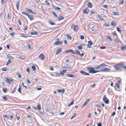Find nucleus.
<instances>
[{"instance_id": "obj_1", "label": "nucleus", "mask_w": 126, "mask_h": 126, "mask_svg": "<svg viewBox=\"0 0 126 126\" xmlns=\"http://www.w3.org/2000/svg\"><path fill=\"white\" fill-rule=\"evenodd\" d=\"M123 64L121 63L116 64L114 65L113 67L116 71L120 70L123 68Z\"/></svg>"}, {"instance_id": "obj_2", "label": "nucleus", "mask_w": 126, "mask_h": 126, "mask_svg": "<svg viewBox=\"0 0 126 126\" xmlns=\"http://www.w3.org/2000/svg\"><path fill=\"white\" fill-rule=\"evenodd\" d=\"M110 69L107 67H104L101 68L100 70V71L102 72H111Z\"/></svg>"}, {"instance_id": "obj_3", "label": "nucleus", "mask_w": 126, "mask_h": 126, "mask_svg": "<svg viewBox=\"0 0 126 126\" xmlns=\"http://www.w3.org/2000/svg\"><path fill=\"white\" fill-rule=\"evenodd\" d=\"M88 70L89 71V73H94L95 68L93 67H88Z\"/></svg>"}, {"instance_id": "obj_4", "label": "nucleus", "mask_w": 126, "mask_h": 126, "mask_svg": "<svg viewBox=\"0 0 126 126\" xmlns=\"http://www.w3.org/2000/svg\"><path fill=\"white\" fill-rule=\"evenodd\" d=\"M103 100L106 104H108L109 103V100L106 97L105 95H104V97L103 98Z\"/></svg>"}, {"instance_id": "obj_5", "label": "nucleus", "mask_w": 126, "mask_h": 126, "mask_svg": "<svg viewBox=\"0 0 126 126\" xmlns=\"http://www.w3.org/2000/svg\"><path fill=\"white\" fill-rule=\"evenodd\" d=\"M71 52L72 54H75V53L74 51L72 49H70L69 50H67L65 51V53H67Z\"/></svg>"}, {"instance_id": "obj_6", "label": "nucleus", "mask_w": 126, "mask_h": 126, "mask_svg": "<svg viewBox=\"0 0 126 126\" xmlns=\"http://www.w3.org/2000/svg\"><path fill=\"white\" fill-rule=\"evenodd\" d=\"M89 10L88 7H87L83 11V13L85 14H87L89 13Z\"/></svg>"}, {"instance_id": "obj_7", "label": "nucleus", "mask_w": 126, "mask_h": 126, "mask_svg": "<svg viewBox=\"0 0 126 126\" xmlns=\"http://www.w3.org/2000/svg\"><path fill=\"white\" fill-rule=\"evenodd\" d=\"M6 81L8 83L10 84L11 82L13 81V80L12 79H9L8 78H6L5 79Z\"/></svg>"}, {"instance_id": "obj_8", "label": "nucleus", "mask_w": 126, "mask_h": 126, "mask_svg": "<svg viewBox=\"0 0 126 126\" xmlns=\"http://www.w3.org/2000/svg\"><path fill=\"white\" fill-rule=\"evenodd\" d=\"M66 76L68 77L72 78H77V77L76 75L72 74H68Z\"/></svg>"}, {"instance_id": "obj_9", "label": "nucleus", "mask_w": 126, "mask_h": 126, "mask_svg": "<svg viewBox=\"0 0 126 126\" xmlns=\"http://www.w3.org/2000/svg\"><path fill=\"white\" fill-rule=\"evenodd\" d=\"M93 45V43L92 42L90 41H88V42L87 44V47L88 48H91V46Z\"/></svg>"}, {"instance_id": "obj_10", "label": "nucleus", "mask_w": 126, "mask_h": 126, "mask_svg": "<svg viewBox=\"0 0 126 126\" xmlns=\"http://www.w3.org/2000/svg\"><path fill=\"white\" fill-rule=\"evenodd\" d=\"M26 10L29 13H31L34 15H36V13L34 12L31 9H27Z\"/></svg>"}, {"instance_id": "obj_11", "label": "nucleus", "mask_w": 126, "mask_h": 126, "mask_svg": "<svg viewBox=\"0 0 126 126\" xmlns=\"http://www.w3.org/2000/svg\"><path fill=\"white\" fill-rule=\"evenodd\" d=\"M63 44V43L61 41H57L54 43V44L57 45L62 44Z\"/></svg>"}, {"instance_id": "obj_12", "label": "nucleus", "mask_w": 126, "mask_h": 126, "mask_svg": "<svg viewBox=\"0 0 126 126\" xmlns=\"http://www.w3.org/2000/svg\"><path fill=\"white\" fill-rule=\"evenodd\" d=\"M62 51V49L61 48H59L56 52V54L57 55L58 54Z\"/></svg>"}, {"instance_id": "obj_13", "label": "nucleus", "mask_w": 126, "mask_h": 126, "mask_svg": "<svg viewBox=\"0 0 126 126\" xmlns=\"http://www.w3.org/2000/svg\"><path fill=\"white\" fill-rule=\"evenodd\" d=\"M39 57L40 58L41 60H43L44 59L45 56L42 54H41L39 56Z\"/></svg>"}, {"instance_id": "obj_14", "label": "nucleus", "mask_w": 126, "mask_h": 126, "mask_svg": "<svg viewBox=\"0 0 126 126\" xmlns=\"http://www.w3.org/2000/svg\"><path fill=\"white\" fill-rule=\"evenodd\" d=\"M76 53L78 54L81 57H82L84 55V53H82L81 54L79 51V50H77L76 52Z\"/></svg>"}, {"instance_id": "obj_15", "label": "nucleus", "mask_w": 126, "mask_h": 126, "mask_svg": "<svg viewBox=\"0 0 126 126\" xmlns=\"http://www.w3.org/2000/svg\"><path fill=\"white\" fill-rule=\"evenodd\" d=\"M66 71L67 70L66 69L61 70L60 71V74L62 75H64V74L66 72Z\"/></svg>"}, {"instance_id": "obj_16", "label": "nucleus", "mask_w": 126, "mask_h": 126, "mask_svg": "<svg viewBox=\"0 0 126 126\" xmlns=\"http://www.w3.org/2000/svg\"><path fill=\"white\" fill-rule=\"evenodd\" d=\"M80 73L84 75H90V74L88 73H87L86 72L83 71H80Z\"/></svg>"}, {"instance_id": "obj_17", "label": "nucleus", "mask_w": 126, "mask_h": 126, "mask_svg": "<svg viewBox=\"0 0 126 126\" xmlns=\"http://www.w3.org/2000/svg\"><path fill=\"white\" fill-rule=\"evenodd\" d=\"M89 101L90 100L89 99H87L84 104V105L82 106V108L84 107L85 105H87L88 104Z\"/></svg>"}, {"instance_id": "obj_18", "label": "nucleus", "mask_w": 126, "mask_h": 126, "mask_svg": "<svg viewBox=\"0 0 126 126\" xmlns=\"http://www.w3.org/2000/svg\"><path fill=\"white\" fill-rule=\"evenodd\" d=\"M88 7L89 8H91L93 7V4L90 2H89L87 4Z\"/></svg>"}, {"instance_id": "obj_19", "label": "nucleus", "mask_w": 126, "mask_h": 126, "mask_svg": "<svg viewBox=\"0 0 126 126\" xmlns=\"http://www.w3.org/2000/svg\"><path fill=\"white\" fill-rule=\"evenodd\" d=\"M27 16L28 17L31 21H32L33 20L34 18L33 17L29 15V14Z\"/></svg>"}, {"instance_id": "obj_20", "label": "nucleus", "mask_w": 126, "mask_h": 126, "mask_svg": "<svg viewBox=\"0 0 126 126\" xmlns=\"http://www.w3.org/2000/svg\"><path fill=\"white\" fill-rule=\"evenodd\" d=\"M115 84L116 85V86L115 87V89L116 90L118 91V90L116 88L119 89L120 88V85L118 83H115Z\"/></svg>"}, {"instance_id": "obj_21", "label": "nucleus", "mask_w": 126, "mask_h": 126, "mask_svg": "<svg viewBox=\"0 0 126 126\" xmlns=\"http://www.w3.org/2000/svg\"><path fill=\"white\" fill-rule=\"evenodd\" d=\"M49 23L50 24L52 25H56V24L51 20H49Z\"/></svg>"}, {"instance_id": "obj_22", "label": "nucleus", "mask_w": 126, "mask_h": 126, "mask_svg": "<svg viewBox=\"0 0 126 126\" xmlns=\"http://www.w3.org/2000/svg\"><path fill=\"white\" fill-rule=\"evenodd\" d=\"M20 1H19L16 3V7L18 10H19V6Z\"/></svg>"}, {"instance_id": "obj_23", "label": "nucleus", "mask_w": 126, "mask_h": 126, "mask_svg": "<svg viewBox=\"0 0 126 126\" xmlns=\"http://www.w3.org/2000/svg\"><path fill=\"white\" fill-rule=\"evenodd\" d=\"M78 29V26L77 25H75V27L73 29L74 31H77Z\"/></svg>"}, {"instance_id": "obj_24", "label": "nucleus", "mask_w": 126, "mask_h": 126, "mask_svg": "<svg viewBox=\"0 0 126 126\" xmlns=\"http://www.w3.org/2000/svg\"><path fill=\"white\" fill-rule=\"evenodd\" d=\"M57 91L59 93L62 92V93L63 94L64 93L65 90L64 89H58L57 90Z\"/></svg>"}, {"instance_id": "obj_25", "label": "nucleus", "mask_w": 126, "mask_h": 126, "mask_svg": "<svg viewBox=\"0 0 126 126\" xmlns=\"http://www.w3.org/2000/svg\"><path fill=\"white\" fill-rule=\"evenodd\" d=\"M121 49L122 50H126V45L122 47H121Z\"/></svg>"}, {"instance_id": "obj_26", "label": "nucleus", "mask_w": 126, "mask_h": 126, "mask_svg": "<svg viewBox=\"0 0 126 126\" xmlns=\"http://www.w3.org/2000/svg\"><path fill=\"white\" fill-rule=\"evenodd\" d=\"M64 19V17L63 16H61L59 17L58 20L59 21H60V20H63Z\"/></svg>"}, {"instance_id": "obj_27", "label": "nucleus", "mask_w": 126, "mask_h": 126, "mask_svg": "<svg viewBox=\"0 0 126 126\" xmlns=\"http://www.w3.org/2000/svg\"><path fill=\"white\" fill-rule=\"evenodd\" d=\"M37 109L39 110H40L41 109V107L40 105L39 104H38L37 105Z\"/></svg>"}, {"instance_id": "obj_28", "label": "nucleus", "mask_w": 126, "mask_h": 126, "mask_svg": "<svg viewBox=\"0 0 126 126\" xmlns=\"http://www.w3.org/2000/svg\"><path fill=\"white\" fill-rule=\"evenodd\" d=\"M98 18L101 21H103L104 20V19L101 17V16L100 15H98Z\"/></svg>"}, {"instance_id": "obj_29", "label": "nucleus", "mask_w": 126, "mask_h": 126, "mask_svg": "<svg viewBox=\"0 0 126 126\" xmlns=\"http://www.w3.org/2000/svg\"><path fill=\"white\" fill-rule=\"evenodd\" d=\"M106 65H105V63H102L99 65V66L101 68L106 66Z\"/></svg>"}, {"instance_id": "obj_30", "label": "nucleus", "mask_w": 126, "mask_h": 126, "mask_svg": "<svg viewBox=\"0 0 126 126\" xmlns=\"http://www.w3.org/2000/svg\"><path fill=\"white\" fill-rule=\"evenodd\" d=\"M21 37H24L25 38H27L28 37V36H25V34H24L23 33H22V34H21Z\"/></svg>"}, {"instance_id": "obj_31", "label": "nucleus", "mask_w": 126, "mask_h": 126, "mask_svg": "<svg viewBox=\"0 0 126 126\" xmlns=\"http://www.w3.org/2000/svg\"><path fill=\"white\" fill-rule=\"evenodd\" d=\"M67 36L68 39L70 40L72 39V37L69 34H67Z\"/></svg>"}, {"instance_id": "obj_32", "label": "nucleus", "mask_w": 126, "mask_h": 126, "mask_svg": "<svg viewBox=\"0 0 126 126\" xmlns=\"http://www.w3.org/2000/svg\"><path fill=\"white\" fill-rule=\"evenodd\" d=\"M74 103V101L73 100H72V102H71V103L69 104H68V105H67V106L68 107H70V106H71V105H72Z\"/></svg>"}, {"instance_id": "obj_33", "label": "nucleus", "mask_w": 126, "mask_h": 126, "mask_svg": "<svg viewBox=\"0 0 126 126\" xmlns=\"http://www.w3.org/2000/svg\"><path fill=\"white\" fill-rule=\"evenodd\" d=\"M3 92L4 93H6L7 91V89L6 88H4L3 89Z\"/></svg>"}, {"instance_id": "obj_34", "label": "nucleus", "mask_w": 126, "mask_h": 126, "mask_svg": "<svg viewBox=\"0 0 126 126\" xmlns=\"http://www.w3.org/2000/svg\"><path fill=\"white\" fill-rule=\"evenodd\" d=\"M2 98L5 100H7L8 99L6 96H4L2 97Z\"/></svg>"}, {"instance_id": "obj_35", "label": "nucleus", "mask_w": 126, "mask_h": 126, "mask_svg": "<svg viewBox=\"0 0 126 126\" xmlns=\"http://www.w3.org/2000/svg\"><path fill=\"white\" fill-rule=\"evenodd\" d=\"M11 60L10 59L6 63V65H8L10 63H11Z\"/></svg>"}, {"instance_id": "obj_36", "label": "nucleus", "mask_w": 126, "mask_h": 126, "mask_svg": "<svg viewBox=\"0 0 126 126\" xmlns=\"http://www.w3.org/2000/svg\"><path fill=\"white\" fill-rule=\"evenodd\" d=\"M52 13L53 14V15L56 18H57L58 17L56 13L55 12L53 11L52 12Z\"/></svg>"}, {"instance_id": "obj_37", "label": "nucleus", "mask_w": 126, "mask_h": 126, "mask_svg": "<svg viewBox=\"0 0 126 126\" xmlns=\"http://www.w3.org/2000/svg\"><path fill=\"white\" fill-rule=\"evenodd\" d=\"M117 31L120 33H121L122 32L121 30L118 27H117Z\"/></svg>"}, {"instance_id": "obj_38", "label": "nucleus", "mask_w": 126, "mask_h": 126, "mask_svg": "<svg viewBox=\"0 0 126 126\" xmlns=\"http://www.w3.org/2000/svg\"><path fill=\"white\" fill-rule=\"evenodd\" d=\"M21 88L20 86H19V88L18 89V91L20 93H21Z\"/></svg>"}, {"instance_id": "obj_39", "label": "nucleus", "mask_w": 126, "mask_h": 126, "mask_svg": "<svg viewBox=\"0 0 126 126\" xmlns=\"http://www.w3.org/2000/svg\"><path fill=\"white\" fill-rule=\"evenodd\" d=\"M103 26L105 27H109L110 26V25L106 23L104 24Z\"/></svg>"}, {"instance_id": "obj_40", "label": "nucleus", "mask_w": 126, "mask_h": 126, "mask_svg": "<svg viewBox=\"0 0 126 126\" xmlns=\"http://www.w3.org/2000/svg\"><path fill=\"white\" fill-rule=\"evenodd\" d=\"M113 15H118L119 14L117 12H114L113 13Z\"/></svg>"}, {"instance_id": "obj_41", "label": "nucleus", "mask_w": 126, "mask_h": 126, "mask_svg": "<svg viewBox=\"0 0 126 126\" xmlns=\"http://www.w3.org/2000/svg\"><path fill=\"white\" fill-rule=\"evenodd\" d=\"M117 24V23L113 22H111V25L112 26H114L115 25Z\"/></svg>"}, {"instance_id": "obj_42", "label": "nucleus", "mask_w": 126, "mask_h": 126, "mask_svg": "<svg viewBox=\"0 0 126 126\" xmlns=\"http://www.w3.org/2000/svg\"><path fill=\"white\" fill-rule=\"evenodd\" d=\"M32 68L33 71H35L36 70V68L35 66H32Z\"/></svg>"}, {"instance_id": "obj_43", "label": "nucleus", "mask_w": 126, "mask_h": 126, "mask_svg": "<svg viewBox=\"0 0 126 126\" xmlns=\"http://www.w3.org/2000/svg\"><path fill=\"white\" fill-rule=\"evenodd\" d=\"M107 39H109L110 41H112V39L110 36H107Z\"/></svg>"}, {"instance_id": "obj_44", "label": "nucleus", "mask_w": 126, "mask_h": 126, "mask_svg": "<svg viewBox=\"0 0 126 126\" xmlns=\"http://www.w3.org/2000/svg\"><path fill=\"white\" fill-rule=\"evenodd\" d=\"M76 117V114L74 113V115L72 116V117L70 118V119H72L74 117Z\"/></svg>"}, {"instance_id": "obj_45", "label": "nucleus", "mask_w": 126, "mask_h": 126, "mask_svg": "<svg viewBox=\"0 0 126 126\" xmlns=\"http://www.w3.org/2000/svg\"><path fill=\"white\" fill-rule=\"evenodd\" d=\"M55 74L57 76H60L61 75L60 73H59L57 72H55Z\"/></svg>"}, {"instance_id": "obj_46", "label": "nucleus", "mask_w": 126, "mask_h": 126, "mask_svg": "<svg viewBox=\"0 0 126 126\" xmlns=\"http://www.w3.org/2000/svg\"><path fill=\"white\" fill-rule=\"evenodd\" d=\"M75 25L74 24H72L71 25V27L72 29H73L75 27Z\"/></svg>"}, {"instance_id": "obj_47", "label": "nucleus", "mask_w": 126, "mask_h": 126, "mask_svg": "<svg viewBox=\"0 0 126 126\" xmlns=\"http://www.w3.org/2000/svg\"><path fill=\"white\" fill-rule=\"evenodd\" d=\"M16 87H15L14 88V90L12 92V93H13L14 91H16Z\"/></svg>"}, {"instance_id": "obj_48", "label": "nucleus", "mask_w": 126, "mask_h": 126, "mask_svg": "<svg viewBox=\"0 0 126 126\" xmlns=\"http://www.w3.org/2000/svg\"><path fill=\"white\" fill-rule=\"evenodd\" d=\"M7 19L8 20L11 18V17H10V14L9 13H8L7 14Z\"/></svg>"}, {"instance_id": "obj_49", "label": "nucleus", "mask_w": 126, "mask_h": 126, "mask_svg": "<svg viewBox=\"0 0 126 126\" xmlns=\"http://www.w3.org/2000/svg\"><path fill=\"white\" fill-rule=\"evenodd\" d=\"M18 22L19 23V24L20 25H21V20L20 19H18Z\"/></svg>"}, {"instance_id": "obj_50", "label": "nucleus", "mask_w": 126, "mask_h": 126, "mask_svg": "<svg viewBox=\"0 0 126 126\" xmlns=\"http://www.w3.org/2000/svg\"><path fill=\"white\" fill-rule=\"evenodd\" d=\"M22 14H24L26 15L27 16V15H28V14L27 13H25V12H22Z\"/></svg>"}, {"instance_id": "obj_51", "label": "nucleus", "mask_w": 126, "mask_h": 126, "mask_svg": "<svg viewBox=\"0 0 126 126\" xmlns=\"http://www.w3.org/2000/svg\"><path fill=\"white\" fill-rule=\"evenodd\" d=\"M45 2L49 6L50 5V3L47 1H45Z\"/></svg>"}, {"instance_id": "obj_52", "label": "nucleus", "mask_w": 126, "mask_h": 126, "mask_svg": "<svg viewBox=\"0 0 126 126\" xmlns=\"http://www.w3.org/2000/svg\"><path fill=\"white\" fill-rule=\"evenodd\" d=\"M78 48L79 49H82V48L81 46H79L78 47Z\"/></svg>"}, {"instance_id": "obj_53", "label": "nucleus", "mask_w": 126, "mask_h": 126, "mask_svg": "<svg viewBox=\"0 0 126 126\" xmlns=\"http://www.w3.org/2000/svg\"><path fill=\"white\" fill-rule=\"evenodd\" d=\"M80 38L81 39H84V36L83 35H81L80 36Z\"/></svg>"}, {"instance_id": "obj_54", "label": "nucleus", "mask_w": 126, "mask_h": 126, "mask_svg": "<svg viewBox=\"0 0 126 126\" xmlns=\"http://www.w3.org/2000/svg\"><path fill=\"white\" fill-rule=\"evenodd\" d=\"M55 8L57 9L58 10H61V8L58 7H56Z\"/></svg>"}, {"instance_id": "obj_55", "label": "nucleus", "mask_w": 126, "mask_h": 126, "mask_svg": "<svg viewBox=\"0 0 126 126\" xmlns=\"http://www.w3.org/2000/svg\"><path fill=\"white\" fill-rule=\"evenodd\" d=\"M26 71L28 72L29 73H30V70L29 68H27L26 69Z\"/></svg>"}, {"instance_id": "obj_56", "label": "nucleus", "mask_w": 126, "mask_h": 126, "mask_svg": "<svg viewBox=\"0 0 126 126\" xmlns=\"http://www.w3.org/2000/svg\"><path fill=\"white\" fill-rule=\"evenodd\" d=\"M112 34L114 35L115 36H117V33H116L115 32H112Z\"/></svg>"}, {"instance_id": "obj_57", "label": "nucleus", "mask_w": 126, "mask_h": 126, "mask_svg": "<svg viewBox=\"0 0 126 126\" xmlns=\"http://www.w3.org/2000/svg\"><path fill=\"white\" fill-rule=\"evenodd\" d=\"M27 82L29 84L31 83V82L29 79H27Z\"/></svg>"}, {"instance_id": "obj_58", "label": "nucleus", "mask_w": 126, "mask_h": 126, "mask_svg": "<svg viewBox=\"0 0 126 126\" xmlns=\"http://www.w3.org/2000/svg\"><path fill=\"white\" fill-rule=\"evenodd\" d=\"M42 89V88L41 87L37 88L36 89V90H41Z\"/></svg>"}, {"instance_id": "obj_59", "label": "nucleus", "mask_w": 126, "mask_h": 126, "mask_svg": "<svg viewBox=\"0 0 126 126\" xmlns=\"http://www.w3.org/2000/svg\"><path fill=\"white\" fill-rule=\"evenodd\" d=\"M7 69H5L4 68H3L2 69V71H6L7 70Z\"/></svg>"}, {"instance_id": "obj_60", "label": "nucleus", "mask_w": 126, "mask_h": 126, "mask_svg": "<svg viewBox=\"0 0 126 126\" xmlns=\"http://www.w3.org/2000/svg\"><path fill=\"white\" fill-rule=\"evenodd\" d=\"M124 3V0H122L121 2L120 3V4H123Z\"/></svg>"}, {"instance_id": "obj_61", "label": "nucleus", "mask_w": 126, "mask_h": 126, "mask_svg": "<svg viewBox=\"0 0 126 126\" xmlns=\"http://www.w3.org/2000/svg\"><path fill=\"white\" fill-rule=\"evenodd\" d=\"M115 112H113L111 116H114L115 114Z\"/></svg>"}, {"instance_id": "obj_62", "label": "nucleus", "mask_w": 126, "mask_h": 126, "mask_svg": "<svg viewBox=\"0 0 126 126\" xmlns=\"http://www.w3.org/2000/svg\"><path fill=\"white\" fill-rule=\"evenodd\" d=\"M95 68H96L97 69H98L100 68V66L99 65H98Z\"/></svg>"}, {"instance_id": "obj_63", "label": "nucleus", "mask_w": 126, "mask_h": 126, "mask_svg": "<svg viewBox=\"0 0 126 126\" xmlns=\"http://www.w3.org/2000/svg\"><path fill=\"white\" fill-rule=\"evenodd\" d=\"M96 107H98L99 108H100L101 107V106L98 104H96Z\"/></svg>"}, {"instance_id": "obj_64", "label": "nucleus", "mask_w": 126, "mask_h": 126, "mask_svg": "<svg viewBox=\"0 0 126 126\" xmlns=\"http://www.w3.org/2000/svg\"><path fill=\"white\" fill-rule=\"evenodd\" d=\"M6 47L7 48H8V49H9L10 48V46L9 45H6Z\"/></svg>"}]
</instances>
